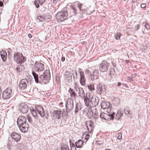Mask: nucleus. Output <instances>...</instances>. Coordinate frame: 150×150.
Masks as SVG:
<instances>
[{
	"label": "nucleus",
	"instance_id": "nucleus-42",
	"mask_svg": "<svg viewBox=\"0 0 150 150\" xmlns=\"http://www.w3.org/2000/svg\"><path fill=\"white\" fill-rule=\"evenodd\" d=\"M117 139L119 140H121L122 138V134L121 133H119L117 134Z\"/></svg>",
	"mask_w": 150,
	"mask_h": 150
},
{
	"label": "nucleus",
	"instance_id": "nucleus-50",
	"mask_svg": "<svg viewBox=\"0 0 150 150\" xmlns=\"http://www.w3.org/2000/svg\"><path fill=\"white\" fill-rule=\"evenodd\" d=\"M51 1L55 4L57 2V0H51Z\"/></svg>",
	"mask_w": 150,
	"mask_h": 150
},
{
	"label": "nucleus",
	"instance_id": "nucleus-43",
	"mask_svg": "<svg viewBox=\"0 0 150 150\" xmlns=\"http://www.w3.org/2000/svg\"><path fill=\"white\" fill-rule=\"evenodd\" d=\"M71 145V150H76V148L75 145L73 144Z\"/></svg>",
	"mask_w": 150,
	"mask_h": 150
},
{
	"label": "nucleus",
	"instance_id": "nucleus-38",
	"mask_svg": "<svg viewBox=\"0 0 150 150\" xmlns=\"http://www.w3.org/2000/svg\"><path fill=\"white\" fill-rule=\"evenodd\" d=\"M30 111L32 114V115L34 117H35L37 115V113L36 112L35 110L34 109H32L30 110Z\"/></svg>",
	"mask_w": 150,
	"mask_h": 150
},
{
	"label": "nucleus",
	"instance_id": "nucleus-22",
	"mask_svg": "<svg viewBox=\"0 0 150 150\" xmlns=\"http://www.w3.org/2000/svg\"><path fill=\"white\" fill-rule=\"evenodd\" d=\"M64 76L65 79L69 80L72 79V74L69 71H67L64 73Z\"/></svg>",
	"mask_w": 150,
	"mask_h": 150
},
{
	"label": "nucleus",
	"instance_id": "nucleus-8",
	"mask_svg": "<svg viewBox=\"0 0 150 150\" xmlns=\"http://www.w3.org/2000/svg\"><path fill=\"white\" fill-rule=\"evenodd\" d=\"M28 81L27 79H23L21 80L19 82L18 86L20 89L24 90L27 87Z\"/></svg>",
	"mask_w": 150,
	"mask_h": 150
},
{
	"label": "nucleus",
	"instance_id": "nucleus-24",
	"mask_svg": "<svg viewBox=\"0 0 150 150\" xmlns=\"http://www.w3.org/2000/svg\"><path fill=\"white\" fill-rule=\"evenodd\" d=\"M68 91L70 94L71 97L75 99L76 98V93L74 90L73 89L70 88L68 90Z\"/></svg>",
	"mask_w": 150,
	"mask_h": 150
},
{
	"label": "nucleus",
	"instance_id": "nucleus-47",
	"mask_svg": "<svg viewBox=\"0 0 150 150\" xmlns=\"http://www.w3.org/2000/svg\"><path fill=\"white\" fill-rule=\"evenodd\" d=\"M141 6L142 8H144L146 7V5L145 4H142L141 5Z\"/></svg>",
	"mask_w": 150,
	"mask_h": 150
},
{
	"label": "nucleus",
	"instance_id": "nucleus-3",
	"mask_svg": "<svg viewBox=\"0 0 150 150\" xmlns=\"http://www.w3.org/2000/svg\"><path fill=\"white\" fill-rule=\"evenodd\" d=\"M13 59L18 64H22L25 61L24 57L22 53L16 52L14 54Z\"/></svg>",
	"mask_w": 150,
	"mask_h": 150
},
{
	"label": "nucleus",
	"instance_id": "nucleus-61",
	"mask_svg": "<svg viewBox=\"0 0 150 150\" xmlns=\"http://www.w3.org/2000/svg\"><path fill=\"white\" fill-rule=\"evenodd\" d=\"M63 104V103L62 102H60L59 104V105H62V104Z\"/></svg>",
	"mask_w": 150,
	"mask_h": 150
},
{
	"label": "nucleus",
	"instance_id": "nucleus-36",
	"mask_svg": "<svg viewBox=\"0 0 150 150\" xmlns=\"http://www.w3.org/2000/svg\"><path fill=\"white\" fill-rule=\"evenodd\" d=\"M121 35L122 34L118 32L115 35V38L116 40H119Z\"/></svg>",
	"mask_w": 150,
	"mask_h": 150
},
{
	"label": "nucleus",
	"instance_id": "nucleus-51",
	"mask_svg": "<svg viewBox=\"0 0 150 150\" xmlns=\"http://www.w3.org/2000/svg\"><path fill=\"white\" fill-rule=\"evenodd\" d=\"M139 25H137L136 26V30H137L138 29H139Z\"/></svg>",
	"mask_w": 150,
	"mask_h": 150
},
{
	"label": "nucleus",
	"instance_id": "nucleus-39",
	"mask_svg": "<svg viewBox=\"0 0 150 150\" xmlns=\"http://www.w3.org/2000/svg\"><path fill=\"white\" fill-rule=\"evenodd\" d=\"M83 4L79 2H77V6L79 8L80 11H82L81 9L82 6Z\"/></svg>",
	"mask_w": 150,
	"mask_h": 150
},
{
	"label": "nucleus",
	"instance_id": "nucleus-6",
	"mask_svg": "<svg viewBox=\"0 0 150 150\" xmlns=\"http://www.w3.org/2000/svg\"><path fill=\"white\" fill-rule=\"evenodd\" d=\"M33 69L35 71L40 72L43 71L45 68L44 65L43 64L36 62L33 66Z\"/></svg>",
	"mask_w": 150,
	"mask_h": 150
},
{
	"label": "nucleus",
	"instance_id": "nucleus-52",
	"mask_svg": "<svg viewBox=\"0 0 150 150\" xmlns=\"http://www.w3.org/2000/svg\"><path fill=\"white\" fill-rule=\"evenodd\" d=\"M3 6V4L2 1H0V6L2 7Z\"/></svg>",
	"mask_w": 150,
	"mask_h": 150
},
{
	"label": "nucleus",
	"instance_id": "nucleus-19",
	"mask_svg": "<svg viewBox=\"0 0 150 150\" xmlns=\"http://www.w3.org/2000/svg\"><path fill=\"white\" fill-rule=\"evenodd\" d=\"M101 107L103 109L110 108L112 107V105L109 102H103L101 103Z\"/></svg>",
	"mask_w": 150,
	"mask_h": 150
},
{
	"label": "nucleus",
	"instance_id": "nucleus-54",
	"mask_svg": "<svg viewBox=\"0 0 150 150\" xmlns=\"http://www.w3.org/2000/svg\"><path fill=\"white\" fill-rule=\"evenodd\" d=\"M137 0H132V2L133 3H135L136 2H137Z\"/></svg>",
	"mask_w": 150,
	"mask_h": 150
},
{
	"label": "nucleus",
	"instance_id": "nucleus-63",
	"mask_svg": "<svg viewBox=\"0 0 150 150\" xmlns=\"http://www.w3.org/2000/svg\"><path fill=\"white\" fill-rule=\"evenodd\" d=\"M76 112H77V111H75V112H76Z\"/></svg>",
	"mask_w": 150,
	"mask_h": 150
},
{
	"label": "nucleus",
	"instance_id": "nucleus-30",
	"mask_svg": "<svg viewBox=\"0 0 150 150\" xmlns=\"http://www.w3.org/2000/svg\"><path fill=\"white\" fill-rule=\"evenodd\" d=\"M70 7L73 11V14L76 15L77 13V10L76 8V6L74 4L71 5Z\"/></svg>",
	"mask_w": 150,
	"mask_h": 150
},
{
	"label": "nucleus",
	"instance_id": "nucleus-1",
	"mask_svg": "<svg viewBox=\"0 0 150 150\" xmlns=\"http://www.w3.org/2000/svg\"><path fill=\"white\" fill-rule=\"evenodd\" d=\"M68 16L67 7H65L61 11L58 12L56 14L55 17L58 21L62 22L67 19Z\"/></svg>",
	"mask_w": 150,
	"mask_h": 150
},
{
	"label": "nucleus",
	"instance_id": "nucleus-46",
	"mask_svg": "<svg viewBox=\"0 0 150 150\" xmlns=\"http://www.w3.org/2000/svg\"><path fill=\"white\" fill-rule=\"evenodd\" d=\"M27 119H28V120L29 122H30V123H31L32 122V118L30 117L29 116H28L27 117Z\"/></svg>",
	"mask_w": 150,
	"mask_h": 150
},
{
	"label": "nucleus",
	"instance_id": "nucleus-11",
	"mask_svg": "<svg viewBox=\"0 0 150 150\" xmlns=\"http://www.w3.org/2000/svg\"><path fill=\"white\" fill-rule=\"evenodd\" d=\"M18 109L20 111L23 113H26L28 111V107L24 103H22L20 104Z\"/></svg>",
	"mask_w": 150,
	"mask_h": 150
},
{
	"label": "nucleus",
	"instance_id": "nucleus-5",
	"mask_svg": "<svg viewBox=\"0 0 150 150\" xmlns=\"http://www.w3.org/2000/svg\"><path fill=\"white\" fill-rule=\"evenodd\" d=\"M73 100L71 98L67 99L66 104V110L67 112H70L73 108L74 107Z\"/></svg>",
	"mask_w": 150,
	"mask_h": 150
},
{
	"label": "nucleus",
	"instance_id": "nucleus-57",
	"mask_svg": "<svg viewBox=\"0 0 150 150\" xmlns=\"http://www.w3.org/2000/svg\"><path fill=\"white\" fill-rule=\"evenodd\" d=\"M86 71L87 72V74H88L91 73L90 71L88 70H86Z\"/></svg>",
	"mask_w": 150,
	"mask_h": 150
},
{
	"label": "nucleus",
	"instance_id": "nucleus-48",
	"mask_svg": "<svg viewBox=\"0 0 150 150\" xmlns=\"http://www.w3.org/2000/svg\"><path fill=\"white\" fill-rule=\"evenodd\" d=\"M125 112L126 114H129L130 115H131V113H130V111L129 109L125 110Z\"/></svg>",
	"mask_w": 150,
	"mask_h": 150
},
{
	"label": "nucleus",
	"instance_id": "nucleus-33",
	"mask_svg": "<svg viewBox=\"0 0 150 150\" xmlns=\"http://www.w3.org/2000/svg\"><path fill=\"white\" fill-rule=\"evenodd\" d=\"M24 69V67L23 65H20L17 68V71L19 72H22L23 71Z\"/></svg>",
	"mask_w": 150,
	"mask_h": 150
},
{
	"label": "nucleus",
	"instance_id": "nucleus-14",
	"mask_svg": "<svg viewBox=\"0 0 150 150\" xmlns=\"http://www.w3.org/2000/svg\"><path fill=\"white\" fill-rule=\"evenodd\" d=\"M35 108L37 112L41 117H43L45 116V112L42 106L40 105H37L36 106Z\"/></svg>",
	"mask_w": 150,
	"mask_h": 150
},
{
	"label": "nucleus",
	"instance_id": "nucleus-23",
	"mask_svg": "<svg viewBox=\"0 0 150 150\" xmlns=\"http://www.w3.org/2000/svg\"><path fill=\"white\" fill-rule=\"evenodd\" d=\"M77 91L79 96L83 97L85 96V93L82 88L79 87Z\"/></svg>",
	"mask_w": 150,
	"mask_h": 150
},
{
	"label": "nucleus",
	"instance_id": "nucleus-2",
	"mask_svg": "<svg viewBox=\"0 0 150 150\" xmlns=\"http://www.w3.org/2000/svg\"><path fill=\"white\" fill-rule=\"evenodd\" d=\"M50 76V71L48 70H45L43 74L40 76L39 82H43L44 83H46L48 82Z\"/></svg>",
	"mask_w": 150,
	"mask_h": 150
},
{
	"label": "nucleus",
	"instance_id": "nucleus-12",
	"mask_svg": "<svg viewBox=\"0 0 150 150\" xmlns=\"http://www.w3.org/2000/svg\"><path fill=\"white\" fill-rule=\"evenodd\" d=\"M62 113V111L61 110H54L53 112V115L52 116V119L54 120L60 119Z\"/></svg>",
	"mask_w": 150,
	"mask_h": 150
},
{
	"label": "nucleus",
	"instance_id": "nucleus-55",
	"mask_svg": "<svg viewBox=\"0 0 150 150\" xmlns=\"http://www.w3.org/2000/svg\"><path fill=\"white\" fill-rule=\"evenodd\" d=\"M28 36L29 38H31L32 37V35L30 34H28Z\"/></svg>",
	"mask_w": 150,
	"mask_h": 150
},
{
	"label": "nucleus",
	"instance_id": "nucleus-16",
	"mask_svg": "<svg viewBox=\"0 0 150 150\" xmlns=\"http://www.w3.org/2000/svg\"><path fill=\"white\" fill-rule=\"evenodd\" d=\"M21 132L23 133L27 132L28 129L29 125L28 123L23 124L18 126Z\"/></svg>",
	"mask_w": 150,
	"mask_h": 150
},
{
	"label": "nucleus",
	"instance_id": "nucleus-9",
	"mask_svg": "<svg viewBox=\"0 0 150 150\" xmlns=\"http://www.w3.org/2000/svg\"><path fill=\"white\" fill-rule=\"evenodd\" d=\"M99 103V99L97 97L95 96H92L90 100V106L95 107L98 105Z\"/></svg>",
	"mask_w": 150,
	"mask_h": 150
},
{
	"label": "nucleus",
	"instance_id": "nucleus-31",
	"mask_svg": "<svg viewBox=\"0 0 150 150\" xmlns=\"http://www.w3.org/2000/svg\"><path fill=\"white\" fill-rule=\"evenodd\" d=\"M45 14L37 16V18L40 21H43L45 20Z\"/></svg>",
	"mask_w": 150,
	"mask_h": 150
},
{
	"label": "nucleus",
	"instance_id": "nucleus-18",
	"mask_svg": "<svg viewBox=\"0 0 150 150\" xmlns=\"http://www.w3.org/2000/svg\"><path fill=\"white\" fill-rule=\"evenodd\" d=\"M17 123L18 126L27 123L26 118L23 116H20L18 119Z\"/></svg>",
	"mask_w": 150,
	"mask_h": 150
},
{
	"label": "nucleus",
	"instance_id": "nucleus-28",
	"mask_svg": "<svg viewBox=\"0 0 150 150\" xmlns=\"http://www.w3.org/2000/svg\"><path fill=\"white\" fill-rule=\"evenodd\" d=\"M84 101L85 105L86 106L88 107L89 105L90 106V100L89 98L86 96H84Z\"/></svg>",
	"mask_w": 150,
	"mask_h": 150
},
{
	"label": "nucleus",
	"instance_id": "nucleus-45",
	"mask_svg": "<svg viewBox=\"0 0 150 150\" xmlns=\"http://www.w3.org/2000/svg\"><path fill=\"white\" fill-rule=\"evenodd\" d=\"M38 3L40 4V5H42L45 2L46 0H38Z\"/></svg>",
	"mask_w": 150,
	"mask_h": 150
},
{
	"label": "nucleus",
	"instance_id": "nucleus-27",
	"mask_svg": "<svg viewBox=\"0 0 150 150\" xmlns=\"http://www.w3.org/2000/svg\"><path fill=\"white\" fill-rule=\"evenodd\" d=\"M83 142L81 139H79L76 142L75 144L77 148H81L82 146Z\"/></svg>",
	"mask_w": 150,
	"mask_h": 150
},
{
	"label": "nucleus",
	"instance_id": "nucleus-60",
	"mask_svg": "<svg viewBox=\"0 0 150 150\" xmlns=\"http://www.w3.org/2000/svg\"><path fill=\"white\" fill-rule=\"evenodd\" d=\"M146 150H150V148H148L146 149Z\"/></svg>",
	"mask_w": 150,
	"mask_h": 150
},
{
	"label": "nucleus",
	"instance_id": "nucleus-62",
	"mask_svg": "<svg viewBox=\"0 0 150 150\" xmlns=\"http://www.w3.org/2000/svg\"><path fill=\"white\" fill-rule=\"evenodd\" d=\"M105 150H111L110 149H106Z\"/></svg>",
	"mask_w": 150,
	"mask_h": 150
},
{
	"label": "nucleus",
	"instance_id": "nucleus-40",
	"mask_svg": "<svg viewBox=\"0 0 150 150\" xmlns=\"http://www.w3.org/2000/svg\"><path fill=\"white\" fill-rule=\"evenodd\" d=\"M143 24H144V26L146 29L147 30H149L150 29V26L149 25L147 22L145 21L144 22Z\"/></svg>",
	"mask_w": 150,
	"mask_h": 150
},
{
	"label": "nucleus",
	"instance_id": "nucleus-10",
	"mask_svg": "<svg viewBox=\"0 0 150 150\" xmlns=\"http://www.w3.org/2000/svg\"><path fill=\"white\" fill-rule=\"evenodd\" d=\"M79 72L80 75L79 81L81 84L82 86L86 85V78L84 72L81 69H79Z\"/></svg>",
	"mask_w": 150,
	"mask_h": 150
},
{
	"label": "nucleus",
	"instance_id": "nucleus-34",
	"mask_svg": "<svg viewBox=\"0 0 150 150\" xmlns=\"http://www.w3.org/2000/svg\"><path fill=\"white\" fill-rule=\"evenodd\" d=\"M93 112L91 109H90L88 110V111L87 114V115L89 118H91L93 116Z\"/></svg>",
	"mask_w": 150,
	"mask_h": 150
},
{
	"label": "nucleus",
	"instance_id": "nucleus-37",
	"mask_svg": "<svg viewBox=\"0 0 150 150\" xmlns=\"http://www.w3.org/2000/svg\"><path fill=\"white\" fill-rule=\"evenodd\" d=\"M115 71L113 68H112L110 69L109 74L112 77L115 76Z\"/></svg>",
	"mask_w": 150,
	"mask_h": 150
},
{
	"label": "nucleus",
	"instance_id": "nucleus-56",
	"mask_svg": "<svg viewBox=\"0 0 150 150\" xmlns=\"http://www.w3.org/2000/svg\"><path fill=\"white\" fill-rule=\"evenodd\" d=\"M121 83L120 82H118L117 83V86H120L121 85Z\"/></svg>",
	"mask_w": 150,
	"mask_h": 150
},
{
	"label": "nucleus",
	"instance_id": "nucleus-7",
	"mask_svg": "<svg viewBox=\"0 0 150 150\" xmlns=\"http://www.w3.org/2000/svg\"><path fill=\"white\" fill-rule=\"evenodd\" d=\"M12 92V89L11 88H7L3 92V98L4 99H7L10 98L11 96Z\"/></svg>",
	"mask_w": 150,
	"mask_h": 150
},
{
	"label": "nucleus",
	"instance_id": "nucleus-21",
	"mask_svg": "<svg viewBox=\"0 0 150 150\" xmlns=\"http://www.w3.org/2000/svg\"><path fill=\"white\" fill-rule=\"evenodd\" d=\"M99 72L98 69H94L93 72V75L91 74L90 76V78L92 80H94V76H96L99 75Z\"/></svg>",
	"mask_w": 150,
	"mask_h": 150
},
{
	"label": "nucleus",
	"instance_id": "nucleus-32",
	"mask_svg": "<svg viewBox=\"0 0 150 150\" xmlns=\"http://www.w3.org/2000/svg\"><path fill=\"white\" fill-rule=\"evenodd\" d=\"M69 149L68 146L64 145L60 147H58L56 150H69Z\"/></svg>",
	"mask_w": 150,
	"mask_h": 150
},
{
	"label": "nucleus",
	"instance_id": "nucleus-41",
	"mask_svg": "<svg viewBox=\"0 0 150 150\" xmlns=\"http://www.w3.org/2000/svg\"><path fill=\"white\" fill-rule=\"evenodd\" d=\"M88 87L89 90L92 91L94 90V86L93 85H91L88 86Z\"/></svg>",
	"mask_w": 150,
	"mask_h": 150
},
{
	"label": "nucleus",
	"instance_id": "nucleus-49",
	"mask_svg": "<svg viewBox=\"0 0 150 150\" xmlns=\"http://www.w3.org/2000/svg\"><path fill=\"white\" fill-rule=\"evenodd\" d=\"M73 73H75V74L76 75V78H77V71H76V70H74L73 71Z\"/></svg>",
	"mask_w": 150,
	"mask_h": 150
},
{
	"label": "nucleus",
	"instance_id": "nucleus-58",
	"mask_svg": "<svg viewBox=\"0 0 150 150\" xmlns=\"http://www.w3.org/2000/svg\"><path fill=\"white\" fill-rule=\"evenodd\" d=\"M143 47H144V50H145L147 49V47L146 46H143Z\"/></svg>",
	"mask_w": 150,
	"mask_h": 150
},
{
	"label": "nucleus",
	"instance_id": "nucleus-25",
	"mask_svg": "<svg viewBox=\"0 0 150 150\" xmlns=\"http://www.w3.org/2000/svg\"><path fill=\"white\" fill-rule=\"evenodd\" d=\"M90 137V135L88 132L86 131L84 132L82 136V139H85L86 142L89 139Z\"/></svg>",
	"mask_w": 150,
	"mask_h": 150
},
{
	"label": "nucleus",
	"instance_id": "nucleus-20",
	"mask_svg": "<svg viewBox=\"0 0 150 150\" xmlns=\"http://www.w3.org/2000/svg\"><path fill=\"white\" fill-rule=\"evenodd\" d=\"M0 55L4 62H5L7 59V55L6 52L5 50L0 51Z\"/></svg>",
	"mask_w": 150,
	"mask_h": 150
},
{
	"label": "nucleus",
	"instance_id": "nucleus-53",
	"mask_svg": "<svg viewBox=\"0 0 150 150\" xmlns=\"http://www.w3.org/2000/svg\"><path fill=\"white\" fill-rule=\"evenodd\" d=\"M65 58L64 57H62L61 58V61L62 62H64L65 61Z\"/></svg>",
	"mask_w": 150,
	"mask_h": 150
},
{
	"label": "nucleus",
	"instance_id": "nucleus-44",
	"mask_svg": "<svg viewBox=\"0 0 150 150\" xmlns=\"http://www.w3.org/2000/svg\"><path fill=\"white\" fill-rule=\"evenodd\" d=\"M34 4L35 6L37 8H38L39 7V3L36 0H35L34 2Z\"/></svg>",
	"mask_w": 150,
	"mask_h": 150
},
{
	"label": "nucleus",
	"instance_id": "nucleus-59",
	"mask_svg": "<svg viewBox=\"0 0 150 150\" xmlns=\"http://www.w3.org/2000/svg\"><path fill=\"white\" fill-rule=\"evenodd\" d=\"M82 43L83 44H85V43H86V42L85 41H83V42H82Z\"/></svg>",
	"mask_w": 150,
	"mask_h": 150
},
{
	"label": "nucleus",
	"instance_id": "nucleus-17",
	"mask_svg": "<svg viewBox=\"0 0 150 150\" xmlns=\"http://www.w3.org/2000/svg\"><path fill=\"white\" fill-rule=\"evenodd\" d=\"M11 137L16 142H19L21 139V136L20 134L15 132H13L11 134Z\"/></svg>",
	"mask_w": 150,
	"mask_h": 150
},
{
	"label": "nucleus",
	"instance_id": "nucleus-35",
	"mask_svg": "<svg viewBox=\"0 0 150 150\" xmlns=\"http://www.w3.org/2000/svg\"><path fill=\"white\" fill-rule=\"evenodd\" d=\"M103 86L101 83L99 84L98 85V89L99 91V93L100 94L103 91Z\"/></svg>",
	"mask_w": 150,
	"mask_h": 150
},
{
	"label": "nucleus",
	"instance_id": "nucleus-4",
	"mask_svg": "<svg viewBox=\"0 0 150 150\" xmlns=\"http://www.w3.org/2000/svg\"><path fill=\"white\" fill-rule=\"evenodd\" d=\"M109 66V63L105 61H103L99 64V70L101 72H105L108 70Z\"/></svg>",
	"mask_w": 150,
	"mask_h": 150
},
{
	"label": "nucleus",
	"instance_id": "nucleus-13",
	"mask_svg": "<svg viewBox=\"0 0 150 150\" xmlns=\"http://www.w3.org/2000/svg\"><path fill=\"white\" fill-rule=\"evenodd\" d=\"M115 116L111 114L102 113L100 114V117L101 118L106 120H113V117Z\"/></svg>",
	"mask_w": 150,
	"mask_h": 150
},
{
	"label": "nucleus",
	"instance_id": "nucleus-15",
	"mask_svg": "<svg viewBox=\"0 0 150 150\" xmlns=\"http://www.w3.org/2000/svg\"><path fill=\"white\" fill-rule=\"evenodd\" d=\"M86 125L88 132H92L94 128L93 122L91 120L87 121L86 122Z\"/></svg>",
	"mask_w": 150,
	"mask_h": 150
},
{
	"label": "nucleus",
	"instance_id": "nucleus-26",
	"mask_svg": "<svg viewBox=\"0 0 150 150\" xmlns=\"http://www.w3.org/2000/svg\"><path fill=\"white\" fill-rule=\"evenodd\" d=\"M111 115L114 116H114L113 117H115L117 119H119L122 116V114L119 111H118L116 114H115L114 112H113L112 114Z\"/></svg>",
	"mask_w": 150,
	"mask_h": 150
},
{
	"label": "nucleus",
	"instance_id": "nucleus-29",
	"mask_svg": "<svg viewBox=\"0 0 150 150\" xmlns=\"http://www.w3.org/2000/svg\"><path fill=\"white\" fill-rule=\"evenodd\" d=\"M32 74L34 77L35 82L38 83L39 81V80H38V75L34 71H32Z\"/></svg>",
	"mask_w": 150,
	"mask_h": 150
}]
</instances>
